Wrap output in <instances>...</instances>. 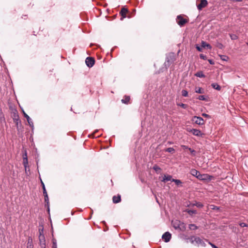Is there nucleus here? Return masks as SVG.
Instances as JSON below:
<instances>
[{"instance_id": "1", "label": "nucleus", "mask_w": 248, "mask_h": 248, "mask_svg": "<svg viewBox=\"0 0 248 248\" xmlns=\"http://www.w3.org/2000/svg\"><path fill=\"white\" fill-rule=\"evenodd\" d=\"M190 242L192 244L198 246H205L204 242L199 237L192 236L190 238Z\"/></svg>"}, {"instance_id": "2", "label": "nucleus", "mask_w": 248, "mask_h": 248, "mask_svg": "<svg viewBox=\"0 0 248 248\" xmlns=\"http://www.w3.org/2000/svg\"><path fill=\"white\" fill-rule=\"evenodd\" d=\"M192 122L199 125L204 124V120L201 117L194 116L192 119Z\"/></svg>"}, {"instance_id": "3", "label": "nucleus", "mask_w": 248, "mask_h": 248, "mask_svg": "<svg viewBox=\"0 0 248 248\" xmlns=\"http://www.w3.org/2000/svg\"><path fill=\"white\" fill-rule=\"evenodd\" d=\"M187 22V20L181 16L177 17V22L179 25L182 26Z\"/></svg>"}, {"instance_id": "4", "label": "nucleus", "mask_w": 248, "mask_h": 248, "mask_svg": "<svg viewBox=\"0 0 248 248\" xmlns=\"http://www.w3.org/2000/svg\"><path fill=\"white\" fill-rule=\"evenodd\" d=\"M187 131L192 133L194 135L196 136L202 137V133L201 131L200 130L197 129L187 128Z\"/></svg>"}, {"instance_id": "5", "label": "nucleus", "mask_w": 248, "mask_h": 248, "mask_svg": "<svg viewBox=\"0 0 248 248\" xmlns=\"http://www.w3.org/2000/svg\"><path fill=\"white\" fill-rule=\"evenodd\" d=\"M94 60L92 57H87L85 60L86 65L89 67H92L94 64Z\"/></svg>"}, {"instance_id": "6", "label": "nucleus", "mask_w": 248, "mask_h": 248, "mask_svg": "<svg viewBox=\"0 0 248 248\" xmlns=\"http://www.w3.org/2000/svg\"><path fill=\"white\" fill-rule=\"evenodd\" d=\"M208 4L206 0H201L200 3L197 4L198 9L199 10H202L203 8L206 7Z\"/></svg>"}, {"instance_id": "7", "label": "nucleus", "mask_w": 248, "mask_h": 248, "mask_svg": "<svg viewBox=\"0 0 248 248\" xmlns=\"http://www.w3.org/2000/svg\"><path fill=\"white\" fill-rule=\"evenodd\" d=\"M171 236V234L169 232H167L163 234L162 238L165 242H168L170 241Z\"/></svg>"}, {"instance_id": "8", "label": "nucleus", "mask_w": 248, "mask_h": 248, "mask_svg": "<svg viewBox=\"0 0 248 248\" xmlns=\"http://www.w3.org/2000/svg\"><path fill=\"white\" fill-rule=\"evenodd\" d=\"M24 117L27 119V121L29 123V124L30 125V126L31 127H33V122L32 121H31V119L30 118V117L26 114L25 113V112H24Z\"/></svg>"}, {"instance_id": "9", "label": "nucleus", "mask_w": 248, "mask_h": 248, "mask_svg": "<svg viewBox=\"0 0 248 248\" xmlns=\"http://www.w3.org/2000/svg\"><path fill=\"white\" fill-rule=\"evenodd\" d=\"M172 176L170 175H164L163 177V179L162 180V181L163 182H166L167 181H172Z\"/></svg>"}, {"instance_id": "10", "label": "nucleus", "mask_w": 248, "mask_h": 248, "mask_svg": "<svg viewBox=\"0 0 248 248\" xmlns=\"http://www.w3.org/2000/svg\"><path fill=\"white\" fill-rule=\"evenodd\" d=\"M23 164L25 167V170L26 171L27 167V165H28V158H27V156L26 153L25 154V156H23Z\"/></svg>"}, {"instance_id": "11", "label": "nucleus", "mask_w": 248, "mask_h": 248, "mask_svg": "<svg viewBox=\"0 0 248 248\" xmlns=\"http://www.w3.org/2000/svg\"><path fill=\"white\" fill-rule=\"evenodd\" d=\"M39 241L40 245H46L45 236L44 235L40 234L39 236Z\"/></svg>"}, {"instance_id": "12", "label": "nucleus", "mask_w": 248, "mask_h": 248, "mask_svg": "<svg viewBox=\"0 0 248 248\" xmlns=\"http://www.w3.org/2000/svg\"><path fill=\"white\" fill-rule=\"evenodd\" d=\"M202 47L205 48L207 47L208 49H211L212 46L209 44L206 43L205 42H202Z\"/></svg>"}, {"instance_id": "13", "label": "nucleus", "mask_w": 248, "mask_h": 248, "mask_svg": "<svg viewBox=\"0 0 248 248\" xmlns=\"http://www.w3.org/2000/svg\"><path fill=\"white\" fill-rule=\"evenodd\" d=\"M121 201V196L118 195L117 196H114L113 197V202L115 203H119Z\"/></svg>"}, {"instance_id": "14", "label": "nucleus", "mask_w": 248, "mask_h": 248, "mask_svg": "<svg viewBox=\"0 0 248 248\" xmlns=\"http://www.w3.org/2000/svg\"><path fill=\"white\" fill-rule=\"evenodd\" d=\"M190 172L192 175L196 177L197 178H198V175H200V173L199 171H197L195 169L191 170Z\"/></svg>"}, {"instance_id": "15", "label": "nucleus", "mask_w": 248, "mask_h": 248, "mask_svg": "<svg viewBox=\"0 0 248 248\" xmlns=\"http://www.w3.org/2000/svg\"><path fill=\"white\" fill-rule=\"evenodd\" d=\"M211 86L215 89L217 90V91H220L221 90V87L217 83H213L211 84Z\"/></svg>"}, {"instance_id": "16", "label": "nucleus", "mask_w": 248, "mask_h": 248, "mask_svg": "<svg viewBox=\"0 0 248 248\" xmlns=\"http://www.w3.org/2000/svg\"><path fill=\"white\" fill-rule=\"evenodd\" d=\"M130 99V96H125L124 98L122 100V102L124 104H128Z\"/></svg>"}, {"instance_id": "17", "label": "nucleus", "mask_w": 248, "mask_h": 248, "mask_svg": "<svg viewBox=\"0 0 248 248\" xmlns=\"http://www.w3.org/2000/svg\"><path fill=\"white\" fill-rule=\"evenodd\" d=\"M127 12H128V11H127V9L123 8L122 9L120 13H121L122 16H123V17H125L126 14L127 13Z\"/></svg>"}, {"instance_id": "18", "label": "nucleus", "mask_w": 248, "mask_h": 248, "mask_svg": "<svg viewBox=\"0 0 248 248\" xmlns=\"http://www.w3.org/2000/svg\"><path fill=\"white\" fill-rule=\"evenodd\" d=\"M208 177V175L207 174H201L200 173V175H198V178L200 180H206Z\"/></svg>"}, {"instance_id": "19", "label": "nucleus", "mask_w": 248, "mask_h": 248, "mask_svg": "<svg viewBox=\"0 0 248 248\" xmlns=\"http://www.w3.org/2000/svg\"><path fill=\"white\" fill-rule=\"evenodd\" d=\"M195 92L198 93H203L204 90L201 87H196L195 88Z\"/></svg>"}, {"instance_id": "20", "label": "nucleus", "mask_w": 248, "mask_h": 248, "mask_svg": "<svg viewBox=\"0 0 248 248\" xmlns=\"http://www.w3.org/2000/svg\"><path fill=\"white\" fill-rule=\"evenodd\" d=\"M195 75L196 77H199V78H204V77H205V75L201 71L198 72L196 73Z\"/></svg>"}, {"instance_id": "21", "label": "nucleus", "mask_w": 248, "mask_h": 248, "mask_svg": "<svg viewBox=\"0 0 248 248\" xmlns=\"http://www.w3.org/2000/svg\"><path fill=\"white\" fill-rule=\"evenodd\" d=\"M27 248H32L33 246L32 245V239L29 238L28 242Z\"/></svg>"}, {"instance_id": "22", "label": "nucleus", "mask_w": 248, "mask_h": 248, "mask_svg": "<svg viewBox=\"0 0 248 248\" xmlns=\"http://www.w3.org/2000/svg\"><path fill=\"white\" fill-rule=\"evenodd\" d=\"M172 182H174L177 185L179 186L182 184V182L178 179H172Z\"/></svg>"}, {"instance_id": "23", "label": "nucleus", "mask_w": 248, "mask_h": 248, "mask_svg": "<svg viewBox=\"0 0 248 248\" xmlns=\"http://www.w3.org/2000/svg\"><path fill=\"white\" fill-rule=\"evenodd\" d=\"M182 95L184 97H186L188 96V92L187 91L185 90H183L181 92Z\"/></svg>"}, {"instance_id": "24", "label": "nucleus", "mask_w": 248, "mask_h": 248, "mask_svg": "<svg viewBox=\"0 0 248 248\" xmlns=\"http://www.w3.org/2000/svg\"><path fill=\"white\" fill-rule=\"evenodd\" d=\"M177 105L185 109L187 107V105L183 103H177Z\"/></svg>"}, {"instance_id": "25", "label": "nucleus", "mask_w": 248, "mask_h": 248, "mask_svg": "<svg viewBox=\"0 0 248 248\" xmlns=\"http://www.w3.org/2000/svg\"><path fill=\"white\" fill-rule=\"evenodd\" d=\"M166 152H169V153H173L174 152V149L173 148L170 147L167 148L166 150Z\"/></svg>"}, {"instance_id": "26", "label": "nucleus", "mask_w": 248, "mask_h": 248, "mask_svg": "<svg viewBox=\"0 0 248 248\" xmlns=\"http://www.w3.org/2000/svg\"><path fill=\"white\" fill-rule=\"evenodd\" d=\"M189 228L190 230H194L197 228V226H196L194 224H190L189 226Z\"/></svg>"}, {"instance_id": "27", "label": "nucleus", "mask_w": 248, "mask_h": 248, "mask_svg": "<svg viewBox=\"0 0 248 248\" xmlns=\"http://www.w3.org/2000/svg\"><path fill=\"white\" fill-rule=\"evenodd\" d=\"M220 57L221 60L224 61H227L228 59V58L225 55H220Z\"/></svg>"}, {"instance_id": "28", "label": "nucleus", "mask_w": 248, "mask_h": 248, "mask_svg": "<svg viewBox=\"0 0 248 248\" xmlns=\"http://www.w3.org/2000/svg\"><path fill=\"white\" fill-rule=\"evenodd\" d=\"M198 99L200 100H206V98L205 97V96L204 95H200L198 97Z\"/></svg>"}, {"instance_id": "29", "label": "nucleus", "mask_w": 248, "mask_h": 248, "mask_svg": "<svg viewBox=\"0 0 248 248\" xmlns=\"http://www.w3.org/2000/svg\"><path fill=\"white\" fill-rule=\"evenodd\" d=\"M153 169L156 172L159 171L161 170V169L157 165H155L153 167Z\"/></svg>"}, {"instance_id": "30", "label": "nucleus", "mask_w": 248, "mask_h": 248, "mask_svg": "<svg viewBox=\"0 0 248 248\" xmlns=\"http://www.w3.org/2000/svg\"><path fill=\"white\" fill-rule=\"evenodd\" d=\"M41 183H42L43 189V194H44V195L46 194H47V193H46V188L45 186V185L42 181H41Z\"/></svg>"}, {"instance_id": "31", "label": "nucleus", "mask_w": 248, "mask_h": 248, "mask_svg": "<svg viewBox=\"0 0 248 248\" xmlns=\"http://www.w3.org/2000/svg\"><path fill=\"white\" fill-rule=\"evenodd\" d=\"M194 205L199 208L202 207L203 206V204L200 202H196Z\"/></svg>"}, {"instance_id": "32", "label": "nucleus", "mask_w": 248, "mask_h": 248, "mask_svg": "<svg viewBox=\"0 0 248 248\" xmlns=\"http://www.w3.org/2000/svg\"><path fill=\"white\" fill-rule=\"evenodd\" d=\"M187 212L189 215H191L192 214H196V211L193 210H189L187 211Z\"/></svg>"}, {"instance_id": "33", "label": "nucleus", "mask_w": 248, "mask_h": 248, "mask_svg": "<svg viewBox=\"0 0 248 248\" xmlns=\"http://www.w3.org/2000/svg\"><path fill=\"white\" fill-rule=\"evenodd\" d=\"M230 37L232 40H236L237 39V36L235 34H230Z\"/></svg>"}, {"instance_id": "34", "label": "nucleus", "mask_w": 248, "mask_h": 248, "mask_svg": "<svg viewBox=\"0 0 248 248\" xmlns=\"http://www.w3.org/2000/svg\"><path fill=\"white\" fill-rule=\"evenodd\" d=\"M45 201L47 202V204L48 205V197L47 194H45Z\"/></svg>"}, {"instance_id": "35", "label": "nucleus", "mask_w": 248, "mask_h": 248, "mask_svg": "<svg viewBox=\"0 0 248 248\" xmlns=\"http://www.w3.org/2000/svg\"><path fill=\"white\" fill-rule=\"evenodd\" d=\"M211 208L213 210H218L219 209V207H217V206H215L214 205H211Z\"/></svg>"}, {"instance_id": "36", "label": "nucleus", "mask_w": 248, "mask_h": 248, "mask_svg": "<svg viewBox=\"0 0 248 248\" xmlns=\"http://www.w3.org/2000/svg\"><path fill=\"white\" fill-rule=\"evenodd\" d=\"M239 225L241 227H248V225L246 223H244V222L240 223L239 224Z\"/></svg>"}, {"instance_id": "37", "label": "nucleus", "mask_w": 248, "mask_h": 248, "mask_svg": "<svg viewBox=\"0 0 248 248\" xmlns=\"http://www.w3.org/2000/svg\"><path fill=\"white\" fill-rule=\"evenodd\" d=\"M52 248H57V244L56 241L53 240V246Z\"/></svg>"}, {"instance_id": "38", "label": "nucleus", "mask_w": 248, "mask_h": 248, "mask_svg": "<svg viewBox=\"0 0 248 248\" xmlns=\"http://www.w3.org/2000/svg\"><path fill=\"white\" fill-rule=\"evenodd\" d=\"M202 46H201V47H200V46H196V48H197V49L199 51H202Z\"/></svg>"}, {"instance_id": "39", "label": "nucleus", "mask_w": 248, "mask_h": 248, "mask_svg": "<svg viewBox=\"0 0 248 248\" xmlns=\"http://www.w3.org/2000/svg\"><path fill=\"white\" fill-rule=\"evenodd\" d=\"M181 147H182L184 149H188V148H189L188 146H186V145H181Z\"/></svg>"}, {"instance_id": "40", "label": "nucleus", "mask_w": 248, "mask_h": 248, "mask_svg": "<svg viewBox=\"0 0 248 248\" xmlns=\"http://www.w3.org/2000/svg\"><path fill=\"white\" fill-rule=\"evenodd\" d=\"M217 46L220 48H222L223 47V45L220 43H218Z\"/></svg>"}, {"instance_id": "41", "label": "nucleus", "mask_w": 248, "mask_h": 248, "mask_svg": "<svg viewBox=\"0 0 248 248\" xmlns=\"http://www.w3.org/2000/svg\"><path fill=\"white\" fill-rule=\"evenodd\" d=\"M2 112H1V110L0 109V120H2V119L3 118L2 117Z\"/></svg>"}, {"instance_id": "42", "label": "nucleus", "mask_w": 248, "mask_h": 248, "mask_svg": "<svg viewBox=\"0 0 248 248\" xmlns=\"http://www.w3.org/2000/svg\"><path fill=\"white\" fill-rule=\"evenodd\" d=\"M188 150H189V151L192 153L193 154V153L195 152V151L192 149H191L190 148H188Z\"/></svg>"}, {"instance_id": "43", "label": "nucleus", "mask_w": 248, "mask_h": 248, "mask_svg": "<svg viewBox=\"0 0 248 248\" xmlns=\"http://www.w3.org/2000/svg\"><path fill=\"white\" fill-rule=\"evenodd\" d=\"M202 115L205 117H209V115L205 113H203Z\"/></svg>"}, {"instance_id": "44", "label": "nucleus", "mask_w": 248, "mask_h": 248, "mask_svg": "<svg viewBox=\"0 0 248 248\" xmlns=\"http://www.w3.org/2000/svg\"><path fill=\"white\" fill-rule=\"evenodd\" d=\"M208 62H209V63H210V64H214V62H213V61H212V60H208Z\"/></svg>"}, {"instance_id": "45", "label": "nucleus", "mask_w": 248, "mask_h": 248, "mask_svg": "<svg viewBox=\"0 0 248 248\" xmlns=\"http://www.w3.org/2000/svg\"><path fill=\"white\" fill-rule=\"evenodd\" d=\"M200 57H201V58H202L203 59H205V56H203V55H202V54H201V55H200Z\"/></svg>"}, {"instance_id": "46", "label": "nucleus", "mask_w": 248, "mask_h": 248, "mask_svg": "<svg viewBox=\"0 0 248 248\" xmlns=\"http://www.w3.org/2000/svg\"><path fill=\"white\" fill-rule=\"evenodd\" d=\"M18 116L17 115L16 116H15V118L14 119V120H16L17 121L18 120Z\"/></svg>"}, {"instance_id": "47", "label": "nucleus", "mask_w": 248, "mask_h": 248, "mask_svg": "<svg viewBox=\"0 0 248 248\" xmlns=\"http://www.w3.org/2000/svg\"><path fill=\"white\" fill-rule=\"evenodd\" d=\"M174 227L175 229H176V228H178V227H179V226H178V225H174Z\"/></svg>"}, {"instance_id": "48", "label": "nucleus", "mask_w": 248, "mask_h": 248, "mask_svg": "<svg viewBox=\"0 0 248 248\" xmlns=\"http://www.w3.org/2000/svg\"><path fill=\"white\" fill-rule=\"evenodd\" d=\"M97 131V130H96V131L93 133V137H95V133Z\"/></svg>"}, {"instance_id": "49", "label": "nucleus", "mask_w": 248, "mask_h": 248, "mask_svg": "<svg viewBox=\"0 0 248 248\" xmlns=\"http://www.w3.org/2000/svg\"><path fill=\"white\" fill-rule=\"evenodd\" d=\"M42 248H45V246L44 245H40Z\"/></svg>"}, {"instance_id": "50", "label": "nucleus", "mask_w": 248, "mask_h": 248, "mask_svg": "<svg viewBox=\"0 0 248 248\" xmlns=\"http://www.w3.org/2000/svg\"><path fill=\"white\" fill-rule=\"evenodd\" d=\"M240 0H236V1H240Z\"/></svg>"}]
</instances>
